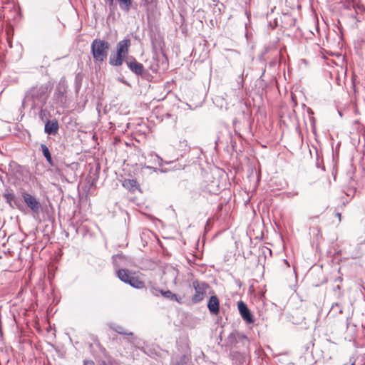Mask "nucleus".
Here are the masks:
<instances>
[{"label":"nucleus","instance_id":"1","mask_svg":"<svg viewBox=\"0 0 365 365\" xmlns=\"http://www.w3.org/2000/svg\"><path fill=\"white\" fill-rule=\"evenodd\" d=\"M51 88L48 84L35 86L29 88L22 100L21 106H29L31 109L44 107L48 98Z\"/></svg>","mask_w":365,"mask_h":365},{"label":"nucleus","instance_id":"2","mask_svg":"<svg viewBox=\"0 0 365 365\" xmlns=\"http://www.w3.org/2000/svg\"><path fill=\"white\" fill-rule=\"evenodd\" d=\"M110 43L100 38H95L91 45V52L96 63H102L108 57Z\"/></svg>","mask_w":365,"mask_h":365},{"label":"nucleus","instance_id":"3","mask_svg":"<svg viewBox=\"0 0 365 365\" xmlns=\"http://www.w3.org/2000/svg\"><path fill=\"white\" fill-rule=\"evenodd\" d=\"M125 259V257L123 255H116L113 257V263L114 267L116 269V275L119 279L124 283H127L129 278L133 274L127 269H118L120 267V262Z\"/></svg>","mask_w":365,"mask_h":365},{"label":"nucleus","instance_id":"4","mask_svg":"<svg viewBox=\"0 0 365 365\" xmlns=\"http://www.w3.org/2000/svg\"><path fill=\"white\" fill-rule=\"evenodd\" d=\"M21 199L24 203L34 213L38 214L42 210V206L38 200L29 192L24 190L21 192Z\"/></svg>","mask_w":365,"mask_h":365},{"label":"nucleus","instance_id":"5","mask_svg":"<svg viewBox=\"0 0 365 365\" xmlns=\"http://www.w3.org/2000/svg\"><path fill=\"white\" fill-rule=\"evenodd\" d=\"M192 287L195 293L192 297V302L195 304H197L202 301L205 298L206 295V291L208 288V284L205 282L194 280L192 282Z\"/></svg>","mask_w":365,"mask_h":365},{"label":"nucleus","instance_id":"6","mask_svg":"<svg viewBox=\"0 0 365 365\" xmlns=\"http://www.w3.org/2000/svg\"><path fill=\"white\" fill-rule=\"evenodd\" d=\"M3 197L6 199V202L10 207H16L21 211L24 210V206L22 199L16 196L13 192L6 190V192L3 193Z\"/></svg>","mask_w":365,"mask_h":365},{"label":"nucleus","instance_id":"7","mask_svg":"<svg viewBox=\"0 0 365 365\" xmlns=\"http://www.w3.org/2000/svg\"><path fill=\"white\" fill-rule=\"evenodd\" d=\"M66 88L58 86L53 93V101L58 107H63L66 103Z\"/></svg>","mask_w":365,"mask_h":365},{"label":"nucleus","instance_id":"8","mask_svg":"<svg viewBox=\"0 0 365 365\" xmlns=\"http://www.w3.org/2000/svg\"><path fill=\"white\" fill-rule=\"evenodd\" d=\"M238 310L241 317L245 321L247 324L254 323V317L249 309L247 305L243 302L240 301L237 304Z\"/></svg>","mask_w":365,"mask_h":365},{"label":"nucleus","instance_id":"9","mask_svg":"<svg viewBox=\"0 0 365 365\" xmlns=\"http://www.w3.org/2000/svg\"><path fill=\"white\" fill-rule=\"evenodd\" d=\"M125 63L128 68L135 75L142 76L144 71V67L142 63L138 62L135 58L130 56L125 60Z\"/></svg>","mask_w":365,"mask_h":365},{"label":"nucleus","instance_id":"10","mask_svg":"<svg viewBox=\"0 0 365 365\" xmlns=\"http://www.w3.org/2000/svg\"><path fill=\"white\" fill-rule=\"evenodd\" d=\"M131 45L130 40L129 38H124L120 41L116 45V52L125 56L126 58H129V48Z\"/></svg>","mask_w":365,"mask_h":365},{"label":"nucleus","instance_id":"11","mask_svg":"<svg viewBox=\"0 0 365 365\" xmlns=\"http://www.w3.org/2000/svg\"><path fill=\"white\" fill-rule=\"evenodd\" d=\"M59 125L56 119L47 120L45 123L44 132L49 135H56L58 133Z\"/></svg>","mask_w":365,"mask_h":365},{"label":"nucleus","instance_id":"12","mask_svg":"<svg viewBox=\"0 0 365 365\" xmlns=\"http://www.w3.org/2000/svg\"><path fill=\"white\" fill-rule=\"evenodd\" d=\"M207 308L210 312L213 315H217L220 312V301L216 295L210 297L207 302Z\"/></svg>","mask_w":365,"mask_h":365},{"label":"nucleus","instance_id":"13","mask_svg":"<svg viewBox=\"0 0 365 365\" xmlns=\"http://www.w3.org/2000/svg\"><path fill=\"white\" fill-rule=\"evenodd\" d=\"M111 328L113 330H114L115 331L120 334L130 336L131 339H128V341L133 344H135V338L134 337L133 332L127 331L124 327L118 324H113L111 326Z\"/></svg>","mask_w":365,"mask_h":365},{"label":"nucleus","instance_id":"14","mask_svg":"<svg viewBox=\"0 0 365 365\" xmlns=\"http://www.w3.org/2000/svg\"><path fill=\"white\" fill-rule=\"evenodd\" d=\"M125 56L116 52L115 54L110 56L109 64L113 66H120L124 61L125 62Z\"/></svg>","mask_w":365,"mask_h":365},{"label":"nucleus","instance_id":"15","mask_svg":"<svg viewBox=\"0 0 365 365\" xmlns=\"http://www.w3.org/2000/svg\"><path fill=\"white\" fill-rule=\"evenodd\" d=\"M152 294L154 295L158 296V293H160L164 297L169 299L172 301H177L178 302V296L177 294L173 293L170 290L163 291L159 289L156 288H152L151 289Z\"/></svg>","mask_w":365,"mask_h":365},{"label":"nucleus","instance_id":"16","mask_svg":"<svg viewBox=\"0 0 365 365\" xmlns=\"http://www.w3.org/2000/svg\"><path fill=\"white\" fill-rule=\"evenodd\" d=\"M126 284L135 289H143L145 287V283L138 277L134 276V274L131 275Z\"/></svg>","mask_w":365,"mask_h":365},{"label":"nucleus","instance_id":"17","mask_svg":"<svg viewBox=\"0 0 365 365\" xmlns=\"http://www.w3.org/2000/svg\"><path fill=\"white\" fill-rule=\"evenodd\" d=\"M40 147H41V150L42 152V154H43V157L46 158V160L48 162V163L51 166H53L54 165V163H53V160L52 159L51 152H50L48 148L47 147V145H45V144L41 143Z\"/></svg>","mask_w":365,"mask_h":365},{"label":"nucleus","instance_id":"18","mask_svg":"<svg viewBox=\"0 0 365 365\" xmlns=\"http://www.w3.org/2000/svg\"><path fill=\"white\" fill-rule=\"evenodd\" d=\"M343 311V307L340 303L336 302L334 303L329 310V314L333 317L338 316L341 314Z\"/></svg>","mask_w":365,"mask_h":365},{"label":"nucleus","instance_id":"19","mask_svg":"<svg viewBox=\"0 0 365 365\" xmlns=\"http://www.w3.org/2000/svg\"><path fill=\"white\" fill-rule=\"evenodd\" d=\"M119 8L124 12H129L132 6V0H116Z\"/></svg>","mask_w":365,"mask_h":365},{"label":"nucleus","instance_id":"20","mask_svg":"<svg viewBox=\"0 0 365 365\" xmlns=\"http://www.w3.org/2000/svg\"><path fill=\"white\" fill-rule=\"evenodd\" d=\"M123 186L128 188L130 190H134L137 187V181L135 180H125L123 182Z\"/></svg>","mask_w":365,"mask_h":365},{"label":"nucleus","instance_id":"21","mask_svg":"<svg viewBox=\"0 0 365 365\" xmlns=\"http://www.w3.org/2000/svg\"><path fill=\"white\" fill-rule=\"evenodd\" d=\"M245 68H242V73L236 79L238 88L240 89L244 86V78H245Z\"/></svg>","mask_w":365,"mask_h":365},{"label":"nucleus","instance_id":"22","mask_svg":"<svg viewBox=\"0 0 365 365\" xmlns=\"http://www.w3.org/2000/svg\"><path fill=\"white\" fill-rule=\"evenodd\" d=\"M155 157H156V159L158 160L157 163L158 165L160 166V167H162V165L163 164H166V165H168V164H170L172 163H173L175 160H164L160 156H159L158 155H155Z\"/></svg>","mask_w":365,"mask_h":365},{"label":"nucleus","instance_id":"23","mask_svg":"<svg viewBox=\"0 0 365 365\" xmlns=\"http://www.w3.org/2000/svg\"><path fill=\"white\" fill-rule=\"evenodd\" d=\"M36 109H37L38 110V117L41 120H43V118L46 116V113H47L46 110L43 109V107L36 108Z\"/></svg>","mask_w":365,"mask_h":365},{"label":"nucleus","instance_id":"24","mask_svg":"<svg viewBox=\"0 0 365 365\" xmlns=\"http://www.w3.org/2000/svg\"><path fill=\"white\" fill-rule=\"evenodd\" d=\"M56 173L57 174L60 176V178L62 179V180H66V176H65V174H64V171L63 169H60V168H58L56 170Z\"/></svg>","mask_w":365,"mask_h":365},{"label":"nucleus","instance_id":"25","mask_svg":"<svg viewBox=\"0 0 365 365\" xmlns=\"http://www.w3.org/2000/svg\"><path fill=\"white\" fill-rule=\"evenodd\" d=\"M189 358L188 356L186 355V354H183L181 357H180V359L179 361L181 362V364H182L183 365L187 363V361H188Z\"/></svg>","mask_w":365,"mask_h":365},{"label":"nucleus","instance_id":"26","mask_svg":"<svg viewBox=\"0 0 365 365\" xmlns=\"http://www.w3.org/2000/svg\"><path fill=\"white\" fill-rule=\"evenodd\" d=\"M334 290L336 292V291H339V297H341L342 296V293L341 292V287L339 285H337L334 288Z\"/></svg>","mask_w":365,"mask_h":365},{"label":"nucleus","instance_id":"27","mask_svg":"<svg viewBox=\"0 0 365 365\" xmlns=\"http://www.w3.org/2000/svg\"><path fill=\"white\" fill-rule=\"evenodd\" d=\"M83 365H95V364L92 360H85L83 361Z\"/></svg>","mask_w":365,"mask_h":365},{"label":"nucleus","instance_id":"28","mask_svg":"<svg viewBox=\"0 0 365 365\" xmlns=\"http://www.w3.org/2000/svg\"><path fill=\"white\" fill-rule=\"evenodd\" d=\"M158 172H160V173H167L168 172V170L166 169V168H158Z\"/></svg>","mask_w":365,"mask_h":365},{"label":"nucleus","instance_id":"29","mask_svg":"<svg viewBox=\"0 0 365 365\" xmlns=\"http://www.w3.org/2000/svg\"><path fill=\"white\" fill-rule=\"evenodd\" d=\"M335 216L338 217L339 219V222H341V214L340 212H335Z\"/></svg>","mask_w":365,"mask_h":365},{"label":"nucleus","instance_id":"30","mask_svg":"<svg viewBox=\"0 0 365 365\" xmlns=\"http://www.w3.org/2000/svg\"><path fill=\"white\" fill-rule=\"evenodd\" d=\"M106 4H108L110 6L113 5L114 0H104Z\"/></svg>","mask_w":365,"mask_h":365},{"label":"nucleus","instance_id":"31","mask_svg":"<svg viewBox=\"0 0 365 365\" xmlns=\"http://www.w3.org/2000/svg\"><path fill=\"white\" fill-rule=\"evenodd\" d=\"M310 121H311L312 125L313 127H314V125H315V119H314V117H311L310 118Z\"/></svg>","mask_w":365,"mask_h":365},{"label":"nucleus","instance_id":"32","mask_svg":"<svg viewBox=\"0 0 365 365\" xmlns=\"http://www.w3.org/2000/svg\"><path fill=\"white\" fill-rule=\"evenodd\" d=\"M346 202H342L341 205L340 206L339 205L338 206V209L340 208L341 210H342L344 208V207L346 206Z\"/></svg>","mask_w":365,"mask_h":365},{"label":"nucleus","instance_id":"33","mask_svg":"<svg viewBox=\"0 0 365 365\" xmlns=\"http://www.w3.org/2000/svg\"><path fill=\"white\" fill-rule=\"evenodd\" d=\"M147 168L150 169V170H153L154 172H158V168H154V167H151V166H147Z\"/></svg>","mask_w":365,"mask_h":365},{"label":"nucleus","instance_id":"34","mask_svg":"<svg viewBox=\"0 0 365 365\" xmlns=\"http://www.w3.org/2000/svg\"><path fill=\"white\" fill-rule=\"evenodd\" d=\"M307 112H308V113H309V114H310V115H313V114H314L313 110H312L310 108H308V109H307Z\"/></svg>","mask_w":365,"mask_h":365},{"label":"nucleus","instance_id":"35","mask_svg":"<svg viewBox=\"0 0 365 365\" xmlns=\"http://www.w3.org/2000/svg\"><path fill=\"white\" fill-rule=\"evenodd\" d=\"M237 336H238L239 338L247 339V337L245 335L240 334L239 333L237 334Z\"/></svg>","mask_w":365,"mask_h":365},{"label":"nucleus","instance_id":"36","mask_svg":"<svg viewBox=\"0 0 365 365\" xmlns=\"http://www.w3.org/2000/svg\"><path fill=\"white\" fill-rule=\"evenodd\" d=\"M175 365H183L180 361H177Z\"/></svg>","mask_w":365,"mask_h":365},{"label":"nucleus","instance_id":"37","mask_svg":"<svg viewBox=\"0 0 365 365\" xmlns=\"http://www.w3.org/2000/svg\"><path fill=\"white\" fill-rule=\"evenodd\" d=\"M351 365H354V364H352Z\"/></svg>","mask_w":365,"mask_h":365}]
</instances>
